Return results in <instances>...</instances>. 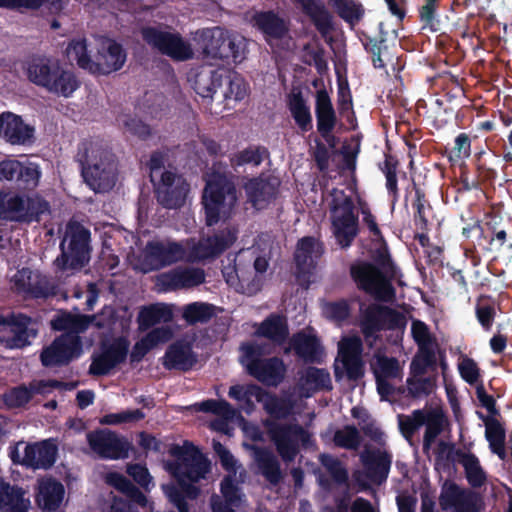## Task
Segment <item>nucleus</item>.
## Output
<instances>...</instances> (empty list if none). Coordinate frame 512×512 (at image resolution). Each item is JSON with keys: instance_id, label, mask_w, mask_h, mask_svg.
<instances>
[{"instance_id": "56", "label": "nucleus", "mask_w": 512, "mask_h": 512, "mask_svg": "<svg viewBox=\"0 0 512 512\" xmlns=\"http://www.w3.org/2000/svg\"><path fill=\"white\" fill-rule=\"evenodd\" d=\"M489 296L480 295L475 306V315L485 331H490L496 316V309Z\"/></svg>"}, {"instance_id": "34", "label": "nucleus", "mask_w": 512, "mask_h": 512, "mask_svg": "<svg viewBox=\"0 0 512 512\" xmlns=\"http://www.w3.org/2000/svg\"><path fill=\"white\" fill-rule=\"evenodd\" d=\"M315 117L318 134L322 132L327 134V132L335 130L338 118L330 95L325 88L316 91Z\"/></svg>"}, {"instance_id": "9", "label": "nucleus", "mask_w": 512, "mask_h": 512, "mask_svg": "<svg viewBox=\"0 0 512 512\" xmlns=\"http://www.w3.org/2000/svg\"><path fill=\"white\" fill-rule=\"evenodd\" d=\"M407 320L398 310L378 303L360 305L359 328L365 340L378 338L382 331L404 329Z\"/></svg>"}, {"instance_id": "18", "label": "nucleus", "mask_w": 512, "mask_h": 512, "mask_svg": "<svg viewBox=\"0 0 512 512\" xmlns=\"http://www.w3.org/2000/svg\"><path fill=\"white\" fill-rule=\"evenodd\" d=\"M128 350L129 341L125 337H118L111 344L103 345L101 353L92 357L89 374L108 375L112 369L126 360Z\"/></svg>"}, {"instance_id": "31", "label": "nucleus", "mask_w": 512, "mask_h": 512, "mask_svg": "<svg viewBox=\"0 0 512 512\" xmlns=\"http://www.w3.org/2000/svg\"><path fill=\"white\" fill-rule=\"evenodd\" d=\"M198 362V356L193 351L190 343L178 340L170 344L163 356V366L167 370L188 372Z\"/></svg>"}, {"instance_id": "43", "label": "nucleus", "mask_w": 512, "mask_h": 512, "mask_svg": "<svg viewBox=\"0 0 512 512\" xmlns=\"http://www.w3.org/2000/svg\"><path fill=\"white\" fill-rule=\"evenodd\" d=\"M223 85V75L219 70L202 68L195 74L193 88L203 98L212 97Z\"/></svg>"}, {"instance_id": "52", "label": "nucleus", "mask_w": 512, "mask_h": 512, "mask_svg": "<svg viewBox=\"0 0 512 512\" xmlns=\"http://www.w3.org/2000/svg\"><path fill=\"white\" fill-rule=\"evenodd\" d=\"M397 168L398 161L391 155H386L383 166H380L386 178V189L391 199L392 207H394L399 200Z\"/></svg>"}, {"instance_id": "21", "label": "nucleus", "mask_w": 512, "mask_h": 512, "mask_svg": "<svg viewBox=\"0 0 512 512\" xmlns=\"http://www.w3.org/2000/svg\"><path fill=\"white\" fill-rule=\"evenodd\" d=\"M81 350L80 340L75 337H57L49 346L43 348L40 361L44 367L68 365Z\"/></svg>"}, {"instance_id": "54", "label": "nucleus", "mask_w": 512, "mask_h": 512, "mask_svg": "<svg viewBox=\"0 0 512 512\" xmlns=\"http://www.w3.org/2000/svg\"><path fill=\"white\" fill-rule=\"evenodd\" d=\"M413 208L415 209L414 223L417 229L428 231L430 224L429 216L432 213V207L426 199L425 193L420 188H415Z\"/></svg>"}, {"instance_id": "11", "label": "nucleus", "mask_w": 512, "mask_h": 512, "mask_svg": "<svg viewBox=\"0 0 512 512\" xmlns=\"http://www.w3.org/2000/svg\"><path fill=\"white\" fill-rule=\"evenodd\" d=\"M350 274L357 287L379 301H390L395 296V289L389 278L375 264L363 261L350 268Z\"/></svg>"}, {"instance_id": "13", "label": "nucleus", "mask_w": 512, "mask_h": 512, "mask_svg": "<svg viewBox=\"0 0 512 512\" xmlns=\"http://www.w3.org/2000/svg\"><path fill=\"white\" fill-rule=\"evenodd\" d=\"M1 340L10 349H22L31 344V340L37 337V322L23 313H11L8 316H0Z\"/></svg>"}, {"instance_id": "57", "label": "nucleus", "mask_w": 512, "mask_h": 512, "mask_svg": "<svg viewBox=\"0 0 512 512\" xmlns=\"http://www.w3.org/2000/svg\"><path fill=\"white\" fill-rule=\"evenodd\" d=\"M319 461L336 484L343 485L348 482V471L338 458L324 453L319 456Z\"/></svg>"}, {"instance_id": "50", "label": "nucleus", "mask_w": 512, "mask_h": 512, "mask_svg": "<svg viewBox=\"0 0 512 512\" xmlns=\"http://www.w3.org/2000/svg\"><path fill=\"white\" fill-rule=\"evenodd\" d=\"M65 54L68 60L75 61L79 68L92 72L93 59L88 54L86 39L71 40Z\"/></svg>"}, {"instance_id": "35", "label": "nucleus", "mask_w": 512, "mask_h": 512, "mask_svg": "<svg viewBox=\"0 0 512 512\" xmlns=\"http://www.w3.org/2000/svg\"><path fill=\"white\" fill-rule=\"evenodd\" d=\"M30 505V499L22 487L0 479L1 512H29Z\"/></svg>"}, {"instance_id": "22", "label": "nucleus", "mask_w": 512, "mask_h": 512, "mask_svg": "<svg viewBox=\"0 0 512 512\" xmlns=\"http://www.w3.org/2000/svg\"><path fill=\"white\" fill-rule=\"evenodd\" d=\"M323 253V244L318 242L312 236H305L301 238L294 253V260L296 265V278L307 285L311 282V277L315 269V257H320Z\"/></svg>"}, {"instance_id": "64", "label": "nucleus", "mask_w": 512, "mask_h": 512, "mask_svg": "<svg viewBox=\"0 0 512 512\" xmlns=\"http://www.w3.org/2000/svg\"><path fill=\"white\" fill-rule=\"evenodd\" d=\"M341 360L362 357L363 342L359 336L343 338L338 346Z\"/></svg>"}, {"instance_id": "53", "label": "nucleus", "mask_w": 512, "mask_h": 512, "mask_svg": "<svg viewBox=\"0 0 512 512\" xmlns=\"http://www.w3.org/2000/svg\"><path fill=\"white\" fill-rule=\"evenodd\" d=\"M375 377L396 378L399 374V362L394 357H388L379 351L374 354V361L370 363Z\"/></svg>"}, {"instance_id": "19", "label": "nucleus", "mask_w": 512, "mask_h": 512, "mask_svg": "<svg viewBox=\"0 0 512 512\" xmlns=\"http://www.w3.org/2000/svg\"><path fill=\"white\" fill-rule=\"evenodd\" d=\"M445 450H447L446 460L448 462H458L463 466L466 479L471 487L479 488L484 485L486 482V474L475 454L456 449L455 445L452 443L440 441L439 454Z\"/></svg>"}, {"instance_id": "63", "label": "nucleus", "mask_w": 512, "mask_h": 512, "mask_svg": "<svg viewBox=\"0 0 512 512\" xmlns=\"http://www.w3.org/2000/svg\"><path fill=\"white\" fill-rule=\"evenodd\" d=\"M223 82L227 85L224 91L226 100L241 101L247 95L246 82L237 73H229V75L223 77Z\"/></svg>"}, {"instance_id": "29", "label": "nucleus", "mask_w": 512, "mask_h": 512, "mask_svg": "<svg viewBox=\"0 0 512 512\" xmlns=\"http://www.w3.org/2000/svg\"><path fill=\"white\" fill-rule=\"evenodd\" d=\"M58 447L51 440L30 443L25 446L23 466L31 469H49L57 458Z\"/></svg>"}, {"instance_id": "37", "label": "nucleus", "mask_w": 512, "mask_h": 512, "mask_svg": "<svg viewBox=\"0 0 512 512\" xmlns=\"http://www.w3.org/2000/svg\"><path fill=\"white\" fill-rule=\"evenodd\" d=\"M64 493L62 483L49 478L40 482L35 501L43 510L56 511L62 503Z\"/></svg>"}, {"instance_id": "8", "label": "nucleus", "mask_w": 512, "mask_h": 512, "mask_svg": "<svg viewBox=\"0 0 512 512\" xmlns=\"http://www.w3.org/2000/svg\"><path fill=\"white\" fill-rule=\"evenodd\" d=\"M264 426L278 454L285 462L295 460L300 452V445L309 448L313 444L312 435L297 423L266 420Z\"/></svg>"}, {"instance_id": "6", "label": "nucleus", "mask_w": 512, "mask_h": 512, "mask_svg": "<svg viewBox=\"0 0 512 512\" xmlns=\"http://www.w3.org/2000/svg\"><path fill=\"white\" fill-rule=\"evenodd\" d=\"M197 34L198 44L207 57L234 63H241L246 58L247 40L236 32L217 26Z\"/></svg>"}, {"instance_id": "4", "label": "nucleus", "mask_w": 512, "mask_h": 512, "mask_svg": "<svg viewBox=\"0 0 512 512\" xmlns=\"http://www.w3.org/2000/svg\"><path fill=\"white\" fill-rule=\"evenodd\" d=\"M237 200V189L232 178L213 171L206 180L202 196L206 225L213 226L221 217H229Z\"/></svg>"}, {"instance_id": "10", "label": "nucleus", "mask_w": 512, "mask_h": 512, "mask_svg": "<svg viewBox=\"0 0 512 512\" xmlns=\"http://www.w3.org/2000/svg\"><path fill=\"white\" fill-rule=\"evenodd\" d=\"M49 210V202L38 195L23 197L18 194L0 193V219L39 222L41 216Z\"/></svg>"}, {"instance_id": "2", "label": "nucleus", "mask_w": 512, "mask_h": 512, "mask_svg": "<svg viewBox=\"0 0 512 512\" xmlns=\"http://www.w3.org/2000/svg\"><path fill=\"white\" fill-rule=\"evenodd\" d=\"M24 70L31 83L58 96L69 98L80 87L74 72L51 56L32 55L26 60Z\"/></svg>"}, {"instance_id": "23", "label": "nucleus", "mask_w": 512, "mask_h": 512, "mask_svg": "<svg viewBox=\"0 0 512 512\" xmlns=\"http://www.w3.org/2000/svg\"><path fill=\"white\" fill-rule=\"evenodd\" d=\"M13 281L18 292L33 299H47L55 294L54 286L48 277L30 268L18 270Z\"/></svg>"}, {"instance_id": "55", "label": "nucleus", "mask_w": 512, "mask_h": 512, "mask_svg": "<svg viewBox=\"0 0 512 512\" xmlns=\"http://www.w3.org/2000/svg\"><path fill=\"white\" fill-rule=\"evenodd\" d=\"M333 442L339 448L356 451L362 443V437L354 425H345L335 431Z\"/></svg>"}, {"instance_id": "39", "label": "nucleus", "mask_w": 512, "mask_h": 512, "mask_svg": "<svg viewBox=\"0 0 512 512\" xmlns=\"http://www.w3.org/2000/svg\"><path fill=\"white\" fill-rule=\"evenodd\" d=\"M290 345L305 363H320L322 349L316 336L298 332L291 338Z\"/></svg>"}, {"instance_id": "61", "label": "nucleus", "mask_w": 512, "mask_h": 512, "mask_svg": "<svg viewBox=\"0 0 512 512\" xmlns=\"http://www.w3.org/2000/svg\"><path fill=\"white\" fill-rule=\"evenodd\" d=\"M18 178L16 186L19 190H33L39 184L41 172L38 165L34 163H23L21 165V173L17 174Z\"/></svg>"}, {"instance_id": "42", "label": "nucleus", "mask_w": 512, "mask_h": 512, "mask_svg": "<svg viewBox=\"0 0 512 512\" xmlns=\"http://www.w3.org/2000/svg\"><path fill=\"white\" fill-rule=\"evenodd\" d=\"M301 386L306 391L304 394L306 397H310L318 391L331 390L330 373L326 369L309 366L301 376Z\"/></svg>"}, {"instance_id": "49", "label": "nucleus", "mask_w": 512, "mask_h": 512, "mask_svg": "<svg viewBox=\"0 0 512 512\" xmlns=\"http://www.w3.org/2000/svg\"><path fill=\"white\" fill-rule=\"evenodd\" d=\"M333 2L338 16L351 28L357 25L365 14L363 5L354 0H333Z\"/></svg>"}, {"instance_id": "38", "label": "nucleus", "mask_w": 512, "mask_h": 512, "mask_svg": "<svg viewBox=\"0 0 512 512\" xmlns=\"http://www.w3.org/2000/svg\"><path fill=\"white\" fill-rule=\"evenodd\" d=\"M254 460L261 475L273 486L278 485L283 474L280 462L272 451L264 447H254Z\"/></svg>"}, {"instance_id": "51", "label": "nucleus", "mask_w": 512, "mask_h": 512, "mask_svg": "<svg viewBox=\"0 0 512 512\" xmlns=\"http://www.w3.org/2000/svg\"><path fill=\"white\" fill-rule=\"evenodd\" d=\"M269 155V151L265 146H248L231 157V165L240 167L251 164L258 167L263 162L265 156Z\"/></svg>"}, {"instance_id": "12", "label": "nucleus", "mask_w": 512, "mask_h": 512, "mask_svg": "<svg viewBox=\"0 0 512 512\" xmlns=\"http://www.w3.org/2000/svg\"><path fill=\"white\" fill-rule=\"evenodd\" d=\"M142 39L153 49L159 51L173 60L185 61L193 57L189 43L183 40L178 33L162 31L154 26H147L141 30Z\"/></svg>"}, {"instance_id": "62", "label": "nucleus", "mask_w": 512, "mask_h": 512, "mask_svg": "<svg viewBox=\"0 0 512 512\" xmlns=\"http://www.w3.org/2000/svg\"><path fill=\"white\" fill-rule=\"evenodd\" d=\"M398 424L405 439H411L417 430L424 425V410L416 409L411 415H398Z\"/></svg>"}, {"instance_id": "7", "label": "nucleus", "mask_w": 512, "mask_h": 512, "mask_svg": "<svg viewBox=\"0 0 512 512\" xmlns=\"http://www.w3.org/2000/svg\"><path fill=\"white\" fill-rule=\"evenodd\" d=\"M329 203L331 227L333 235L341 248L352 245L359 234V217L355 212V204L351 196L344 190L333 188Z\"/></svg>"}, {"instance_id": "5", "label": "nucleus", "mask_w": 512, "mask_h": 512, "mask_svg": "<svg viewBox=\"0 0 512 512\" xmlns=\"http://www.w3.org/2000/svg\"><path fill=\"white\" fill-rule=\"evenodd\" d=\"M81 174L85 183L95 192H107L115 184L112 153L93 142L83 143L78 153Z\"/></svg>"}, {"instance_id": "60", "label": "nucleus", "mask_w": 512, "mask_h": 512, "mask_svg": "<svg viewBox=\"0 0 512 512\" xmlns=\"http://www.w3.org/2000/svg\"><path fill=\"white\" fill-rule=\"evenodd\" d=\"M264 409L275 420L285 419L292 413L293 403L288 398L269 395Z\"/></svg>"}, {"instance_id": "46", "label": "nucleus", "mask_w": 512, "mask_h": 512, "mask_svg": "<svg viewBox=\"0 0 512 512\" xmlns=\"http://www.w3.org/2000/svg\"><path fill=\"white\" fill-rule=\"evenodd\" d=\"M435 379L433 377L410 376L406 380V387L402 388L403 393L406 392V397L413 399H422L432 394L435 389Z\"/></svg>"}, {"instance_id": "41", "label": "nucleus", "mask_w": 512, "mask_h": 512, "mask_svg": "<svg viewBox=\"0 0 512 512\" xmlns=\"http://www.w3.org/2000/svg\"><path fill=\"white\" fill-rule=\"evenodd\" d=\"M256 334L281 345L289 336L287 321L282 315L271 313L261 322Z\"/></svg>"}, {"instance_id": "3", "label": "nucleus", "mask_w": 512, "mask_h": 512, "mask_svg": "<svg viewBox=\"0 0 512 512\" xmlns=\"http://www.w3.org/2000/svg\"><path fill=\"white\" fill-rule=\"evenodd\" d=\"M90 243V230L76 220L68 221L59 244L60 254L53 261L55 273L81 271L91 258Z\"/></svg>"}, {"instance_id": "17", "label": "nucleus", "mask_w": 512, "mask_h": 512, "mask_svg": "<svg viewBox=\"0 0 512 512\" xmlns=\"http://www.w3.org/2000/svg\"><path fill=\"white\" fill-rule=\"evenodd\" d=\"M249 22L254 29L261 33L269 46H272L274 41L285 39L290 32V21L272 9L255 11Z\"/></svg>"}, {"instance_id": "26", "label": "nucleus", "mask_w": 512, "mask_h": 512, "mask_svg": "<svg viewBox=\"0 0 512 512\" xmlns=\"http://www.w3.org/2000/svg\"><path fill=\"white\" fill-rule=\"evenodd\" d=\"M280 182L272 176H264L248 179L244 184V189L248 201L258 210L266 208L272 202L278 193Z\"/></svg>"}, {"instance_id": "27", "label": "nucleus", "mask_w": 512, "mask_h": 512, "mask_svg": "<svg viewBox=\"0 0 512 512\" xmlns=\"http://www.w3.org/2000/svg\"><path fill=\"white\" fill-rule=\"evenodd\" d=\"M442 510L455 509L456 512H478V495L456 483L444 488L439 497Z\"/></svg>"}, {"instance_id": "14", "label": "nucleus", "mask_w": 512, "mask_h": 512, "mask_svg": "<svg viewBox=\"0 0 512 512\" xmlns=\"http://www.w3.org/2000/svg\"><path fill=\"white\" fill-rule=\"evenodd\" d=\"M157 202L166 209L181 208L190 191V185L180 174L164 170L157 181H153Z\"/></svg>"}, {"instance_id": "24", "label": "nucleus", "mask_w": 512, "mask_h": 512, "mask_svg": "<svg viewBox=\"0 0 512 512\" xmlns=\"http://www.w3.org/2000/svg\"><path fill=\"white\" fill-rule=\"evenodd\" d=\"M235 227L219 229L211 236L203 237L194 246L193 252L199 260L214 259L230 248L237 240Z\"/></svg>"}, {"instance_id": "15", "label": "nucleus", "mask_w": 512, "mask_h": 512, "mask_svg": "<svg viewBox=\"0 0 512 512\" xmlns=\"http://www.w3.org/2000/svg\"><path fill=\"white\" fill-rule=\"evenodd\" d=\"M90 449L101 459L120 460L129 457L132 443L109 429H97L87 434Z\"/></svg>"}, {"instance_id": "59", "label": "nucleus", "mask_w": 512, "mask_h": 512, "mask_svg": "<svg viewBox=\"0 0 512 512\" xmlns=\"http://www.w3.org/2000/svg\"><path fill=\"white\" fill-rule=\"evenodd\" d=\"M2 400L7 409H18L25 407L32 399L27 386L20 384L4 392Z\"/></svg>"}, {"instance_id": "58", "label": "nucleus", "mask_w": 512, "mask_h": 512, "mask_svg": "<svg viewBox=\"0 0 512 512\" xmlns=\"http://www.w3.org/2000/svg\"><path fill=\"white\" fill-rule=\"evenodd\" d=\"M436 355L433 349L428 347L419 348V353L410 363V374L423 376L429 368L436 366Z\"/></svg>"}, {"instance_id": "28", "label": "nucleus", "mask_w": 512, "mask_h": 512, "mask_svg": "<svg viewBox=\"0 0 512 512\" xmlns=\"http://www.w3.org/2000/svg\"><path fill=\"white\" fill-rule=\"evenodd\" d=\"M360 461L372 483L381 485L386 482L392 464V456L388 452L366 447L360 454Z\"/></svg>"}, {"instance_id": "44", "label": "nucleus", "mask_w": 512, "mask_h": 512, "mask_svg": "<svg viewBox=\"0 0 512 512\" xmlns=\"http://www.w3.org/2000/svg\"><path fill=\"white\" fill-rule=\"evenodd\" d=\"M446 423L445 415L440 410H424V425L426 427L423 436V451L427 452L436 438L444 430Z\"/></svg>"}, {"instance_id": "45", "label": "nucleus", "mask_w": 512, "mask_h": 512, "mask_svg": "<svg viewBox=\"0 0 512 512\" xmlns=\"http://www.w3.org/2000/svg\"><path fill=\"white\" fill-rule=\"evenodd\" d=\"M169 333L167 329L156 328L150 331L145 337L137 341L130 353L131 364L139 363L145 355L156 346L159 342L167 339L166 335Z\"/></svg>"}, {"instance_id": "33", "label": "nucleus", "mask_w": 512, "mask_h": 512, "mask_svg": "<svg viewBox=\"0 0 512 512\" xmlns=\"http://www.w3.org/2000/svg\"><path fill=\"white\" fill-rule=\"evenodd\" d=\"M184 256V247L176 242L165 244L159 241H150L146 245V258L156 268H162L181 261Z\"/></svg>"}, {"instance_id": "48", "label": "nucleus", "mask_w": 512, "mask_h": 512, "mask_svg": "<svg viewBox=\"0 0 512 512\" xmlns=\"http://www.w3.org/2000/svg\"><path fill=\"white\" fill-rule=\"evenodd\" d=\"M439 3L440 0H423V4L418 8V17L423 30L433 33L441 30L438 14Z\"/></svg>"}, {"instance_id": "40", "label": "nucleus", "mask_w": 512, "mask_h": 512, "mask_svg": "<svg viewBox=\"0 0 512 512\" xmlns=\"http://www.w3.org/2000/svg\"><path fill=\"white\" fill-rule=\"evenodd\" d=\"M287 106L302 135L313 129V119L310 106L301 91L292 92L289 95Z\"/></svg>"}, {"instance_id": "16", "label": "nucleus", "mask_w": 512, "mask_h": 512, "mask_svg": "<svg viewBox=\"0 0 512 512\" xmlns=\"http://www.w3.org/2000/svg\"><path fill=\"white\" fill-rule=\"evenodd\" d=\"M510 223L502 216L497 214L487 215L484 226L480 221L476 220L473 224L463 227L462 235L466 238L470 237L472 231L477 230L483 239L487 242L488 251H500L508 242Z\"/></svg>"}, {"instance_id": "36", "label": "nucleus", "mask_w": 512, "mask_h": 512, "mask_svg": "<svg viewBox=\"0 0 512 512\" xmlns=\"http://www.w3.org/2000/svg\"><path fill=\"white\" fill-rule=\"evenodd\" d=\"M302 10L307 15L316 30L326 38L333 30V15L321 0H299Z\"/></svg>"}, {"instance_id": "25", "label": "nucleus", "mask_w": 512, "mask_h": 512, "mask_svg": "<svg viewBox=\"0 0 512 512\" xmlns=\"http://www.w3.org/2000/svg\"><path fill=\"white\" fill-rule=\"evenodd\" d=\"M35 128L21 116L5 111L0 114V137L11 145H26L34 140Z\"/></svg>"}, {"instance_id": "32", "label": "nucleus", "mask_w": 512, "mask_h": 512, "mask_svg": "<svg viewBox=\"0 0 512 512\" xmlns=\"http://www.w3.org/2000/svg\"><path fill=\"white\" fill-rule=\"evenodd\" d=\"M205 282V272L201 268H174L159 276V283L166 290L192 288Z\"/></svg>"}, {"instance_id": "20", "label": "nucleus", "mask_w": 512, "mask_h": 512, "mask_svg": "<svg viewBox=\"0 0 512 512\" xmlns=\"http://www.w3.org/2000/svg\"><path fill=\"white\" fill-rule=\"evenodd\" d=\"M247 373L266 386L277 387L285 378L286 365L277 357L241 361Z\"/></svg>"}, {"instance_id": "30", "label": "nucleus", "mask_w": 512, "mask_h": 512, "mask_svg": "<svg viewBox=\"0 0 512 512\" xmlns=\"http://www.w3.org/2000/svg\"><path fill=\"white\" fill-rule=\"evenodd\" d=\"M126 61V52L122 45L114 40L108 41L107 45H102L101 49L93 59V74L108 75L120 70Z\"/></svg>"}, {"instance_id": "47", "label": "nucleus", "mask_w": 512, "mask_h": 512, "mask_svg": "<svg viewBox=\"0 0 512 512\" xmlns=\"http://www.w3.org/2000/svg\"><path fill=\"white\" fill-rule=\"evenodd\" d=\"M182 316L190 325L207 323L215 316V306L205 302H193L184 307Z\"/></svg>"}, {"instance_id": "1", "label": "nucleus", "mask_w": 512, "mask_h": 512, "mask_svg": "<svg viewBox=\"0 0 512 512\" xmlns=\"http://www.w3.org/2000/svg\"><path fill=\"white\" fill-rule=\"evenodd\" d=\"M168 453L175 458L167 461L165 468L174 477L185 498L195 500L200 494V488L193 483L205 478L211 469V463L201 450L190 441H184L181 446L172 444Z\"/></svg>"}]
</instances>
